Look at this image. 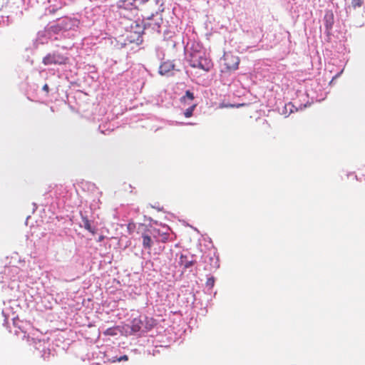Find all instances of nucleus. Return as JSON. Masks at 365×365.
Instances as JSON below:
<instances>
[{"mask_svg":"<svg viewBox=\"0 0 365 365\" xmlns=\"http://www.w3.org/2000/svg\"><path fill=\"white\" fill-rule=\"evenodd\" d=\"M156 233L155 237V240L156 242H166L169 237V234L167 232H161L160 230L155 229Z\"/></svg>","mask_w":365,"mask_h":365,"instance_id":"obj_9","label":"nucleus"},{"mask_svg":"<svg viewBox=\"0 0 365 365\" xmlns=\"http://www.w3.org/2000/svg\"><path fill=\"white\" fill-rule=\"evenodd\" d=\"M128 356L127 355H123L117 359L118 361H128Z\"/></svg>","mask_w":365,"mask_h":365,"instance_id":"obj_18","label":"nucleus"},{"mask_svg":"<svg viewBox=\"0 0 365 365\" xmlns=\"http://www.w3.org/2000/svg\"><path fill=\"white\" fill-rule=\"evenodd\" d=\"M141 329V322L140 319H134L132 322L131 329L134 332L139 331Z\"/></svg>","mask_w":365,"mask_h":365,"instance_id":"obj_13","label":"nucleus"},{"mask_svg":"<svg viewBox=\"0 0 365 365\" xmlns=\"http://www.w3.org/2000/svg\"><path fill=\"white\" fill-rule=\"evenodd\" d=\"M352 175L354 177V178H356V175H355L354 174Z\"/></svg>","mask_w":365,"mask_h":365,"instance_id":"obj_23","label":"nucleus"},{"mask_svg":"<svg viewBox=\"0 0 365 365\" xmlns=\"http://www.w3.org/2000/svg\"><path fill=\"white\" fill-rule=\"evenodd\" d=\"M189 106H190L189 108H187L185 110V111L184 112V115L186 118H190L192 115L193 111L197 106L196 104H192V105L190 104Z\"/></svg>","mask_w":365,"mask_h":365,"instance_id":"obj_14","label":"nucleus"},{"mask_svg":"<svg viewBox=\"0 0 365 365\" xmlns=\"http://www.w3.org/2000/svg\"><path fill=\"white\" fill-rule=\"evenodd\" d=\"M324 25L327 30H331L334 25V14L331 11H328L324 15Z\"/></svg>","mask_w":365,"mask_h":365,"instance_id":"obj_7","label":"nucleus"},{"mask_svg":"<svg viewBox=\"0 0 365 365\" xmlns=\"http://www.w3.org/2000/svg\"><path fill=\"white\" fill-rule=\"evenodd\" d=\"M220 108H233V107H235V105H232V104H229V105H224V104H222L220 105Z\"/></svg>","mask_w":365,"mask_h":365,"instance_id":"obj_19","label":"nucleus"},{"mask_svg":"<svg viewBox=\"0 0 365 365\" xmlns=\"http://www.w3.org/2000/svg\"><path fill=\"white\" fill-rule=\"evenodd\" d=\"M243 105H244V104H239V105L236 106V107H237V108H238V107L242 106Z\"/></svg>","mask_w":365,"mask_h":365,"instance_id":"obj_22","label":"nucleus"},{"mask_svg":"<svg viewBox=\"0 0 365 365\" xmlns=\"http://www.w3.org/2000/svg\"><path fill=\"white\" fill-rule=\"evenodd\" d=\"M103 334L106 336H115V335H117V328L116 327L108 328L103 332Z\"/></svg>","mask_w":365,"mask_h":365,"instance_id":"obj_15","label":"nucleus"},{"mask_svg":"<svg viewBox=\"0 0 365 365\" xmlns=\"http://www.w3.org/2000/svg\"><path fill=\"white\" fill-rule=\"evenodd\" d=\"M82 222L83 223L84 228L91 233H94L95 230L92 228L90 220L87 217L82 216Z\"/></svg>","mask_w":365,"mask_h":365,"instance_id":"obj_12","label":"nucleus"},{"mask_svg":"<svg viewBox=\"0 0 365 365\" xmlns=\"http://www.w3.org/2000/svg\"><path fill=\"white\" fill-rule=\"evenodd\" d=\"M364 0H351V6L356 9L363 6Z\"/></svg>","mask_w":365,"mask_h":365,"instance_id":"obj_16","label":"nucleus"},{"mask_svg":"<svg viewBox=\"0 0 365 365\" xmlns=\"http://www.w3.org/2000/svg\"><path fill=\"white\" fill-rule=\"evenodd\" d=\"M173 68V66L167 62L163 63L159 67V73L162 76L167 74L168 72L171 71Z\"/></svg>","mask_w":365,"mask_h":365,"instance_id":"obj_10","label":"nucleus"},{"mask_svg":"<svg viewBox=\"0 0 365 365\" xmlns=\"http://www.w3.org/2000/svg\"><path fill=\"white\" fill-rule=\"evenodd\" d=\"M103 239H104V236L101 235V236H100V237H98V242H101V241H103Z\"/></svg>","mask_w":365,"mask_h":365,"instance_id":"obj_21","label":"nucleus"},{"mask_svg":"<svg viewBox=\"0 0 365 365\" xmlns=\"http://www.w3.org/2000/svg\"><path fill=\"white\" fill-rule=\"evenodd\" d=\"M195 98L193 93L190 91L185 92V95L181 97L180 102L185 105H190L191 101Z\"/></svg>","mask_w":365,"mask_h":365,"instance_id":"obj_11","label":"nucleus"},{"mask_svg":"<svg viewBox=\"0 0 365 365\" xmlns=\"http://www.w3.org/2000/svg\"><path fill=\"white\" fill-rule=\"evenodd\" d=\"M224 65L227 70L235 71L238 68L240 58L231 53H225L223 58Z\"/></svg>","mask_w":365,"mask_h":365,"instance_id":"obj_4","label":"nucleus"},{"mask_svg":"<svg viewBox=\"0 0 365 365\" xmlns=\"http://www.w3.org/2000/svg\"><path fill=\"white\" fill-rule=\"evenodd\" d=\"M195 262L192 260H188L186 255H181L180 257L179 264L184 269L190 267L194 264Z\"/></svg>","mask_w":365,"mask_h":365,"instance_id":"obj_8","label":"nucleus"},{"mask_svg":"<svg viewBox=\"0 0 365 365\" xmlns=\"http://www.w3.org/2000/svg\"><path fill=\"white\" fill-rule=\"evenodd\" d=\"M215 284V278L214 277H210L207 279L206 282V285L209 287L210 288H212Z\"/></svg>","mask_w":365,"mask_h":365,"instance_id":"obj_17","label":"nucleus"},{"mask_svg":"<svg viewBox=\"0 0 365 365\" xmlns=\"http://www.w3.org/2000/svg\"><path fill=\"white\" fill-rule=\"evenodd\" d=\"M190 65L192 68H197L206 72L210 71L212 68L210 61L202 56L196 58L195 56H192L190 59Z\"/></svg>","mask_w":365,"mask_h":365,"instance_id":"obj_2","label":"nucleus"},{"mask_svg":"<svg viewBox=\"0 0 365 365\" xmlns=\"http://www.w3.org/2000/svg\"><path fill=\"white\" fill-rule=\"evenodd\" d=\"M162 23V18L153 16L148 19L147 21L143 25L145 26V29H150L153 32L160 34Z\"/></svg>","mask_w":365,"mask_h":365,"instance_id":"obj_5","label":"nucleus"},{"mask_svg":"<svg viewBox=\"0 0 365 365\" xmlns=\"http://www.w3.org/2000/svg\"><path fill=\"white\" fill-rule=\"evenodd\" d=\"M155 233V228H148L142 234V243L145 249H151L153 244V240H155V237H156Z\"/></svg>","mask_w":365,"mask_h":365,"instance_id":"obj_3","label":"nucleus"},{"mask_svg":"<svg viewBox=\"0 0 365 365\" xmlns=\"http://www.w3.org/2000/svg\"><path fill=\"white\" fill-rule=\"evenodd\" d=\"M68 58L58 53H49L43 59L44 65L64 64Z\"/></svg>","mask_w":365,"mask_h":365,"instance_id":"obj_6","label":"nucleus"},{"mask_svg":"<svg viewBox=\"0 0 365 365\" xmlns=\"http://www.w3.org/2000/svg\"><path fill=\"white\" fill-rule=\"evenodd\" d=\"M43 91H46V93H48L49 91V88H48V86L47 84H45L43 88H42Z\"/></svg>","mask_w":365,"mask_h":365,"instance_id":"obj_20","label":"nucleus"},{"mask_svg":"<svg viewBox=\"0 0 365 365\" xmlns=\"http://www.w3.org/2000/svg\"><path fill=\"white\" fill-rule=\"evenodd\" d=\"M145 26L138 21H130L126 29V41L130 43L140 44L143 42V34Z\"/></svg>","mask_w":365,"mask_h":365,"instance_id":"obj_1","label":"nucleus"}]
</instances>
